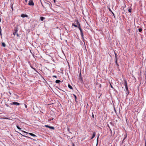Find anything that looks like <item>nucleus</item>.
I'll use <instances>...</instances> for the list:
<instances>
[{"label": "nucleus", "mask_w": 146, "mask_h": 146, "mask_svg": "<svg viewBox=\"0 0 146 146\" xmlns=\"http://www.w3.org/2000/svg\"><path fill=\"white\" fill-rule=\"evenodd\" d=\"M77 23L78 24H79V26H78V27L79 29V30L80 31L81 36L82 37V38L83 39L84 38V37H83L84 35H83V33L82 32V29L80 28V24L78 22H77Z\"/></svg>", "instance_id": "obj_1"}, {"label": "nucleus", "mask_w": 146, "mask_h": 146, "mask_svg": "<svg viewBox=\"0 0 146 146\" xmlns=\"http://www.w3.org/2000/svg\"><path fill=\"white\" fill-rule=\"evenodd\" d=\"M18 26H17V27H15L14 28V32L13 33V35H15L16 34L17 32L18 31Z\"/></svg>", "instance_id": "obj_2"}, {"label": "nucleus", "mask_w": 146, "mask_h": 146, "mask_svg": "<svg viewBox=\"0 0 146 146\" xmlns=\"http://www.w3.org/2000/svg\"><path fill=\"white\" fill-rule=\"evenodd\" d=\"M10 104L11 105H15L17 106H19L20 105V104L19 103L17 102H13L12 103H11Z\"/></svg>", "instance_id": "obj_3"}, {"label": "nucleus", "mask_w": 146, "mask_h": 146, "mask_svg": "<svg viewBox=\"0 0 146 146\" xmlns=\"http://www.w3.org/2000/svg\"><path fill=\"white\" fill-rule=\"evenodd\" d=\"M28 5L31 6H33L34 5L33 1L32 0H30L29 1Z\"/></svg>", "instance_id": "obj_4"}, {"label": "nucleus", "mask_w": 146, "mask_h": 146, "mask_svg": "<svg viewBox=\"0 0 146 146\" xmlns=\"http://www.w3.org/2000/svg\"><path fill=\"white\" fill-rule=\"evenodd\" d=\"M124 85L125 86V89H126V91H128V87H127V82L126 81H125V82L124 83Z\"/></svg>", "instance_id": "obj_5"}, {"label": "nucleus", "mask_w": 146, "mask_h": 146, "mask_svg": "<svg viewBox=\"0 0 146 146\" xmlns=\"http://www.w3.org/2000/svg\"><path fill=\"white\" fill-rule=\"evenodd\" d=\"M23 132H24V133H28L31 136H33V137H36V136L34 134H33L32 133H28L25 131H22Z\"/></svg>", "instance_id": "obj_6"}, {"label": "nucleus", "mask_w": 146, "mask_h": 146, "mask_svg": "<svg viewBox=\"0 0 146 146\" xmlns=\"http://www.w3.org/2000/svg\"><path fill=\"white\" fill-rule=\"evenodd\" d=\"M45 127L49 128L50 129H54V127H53L49 126L48 125H45Z\"/></svg>", "instance_id": "obj_7"}, {"label": "nucleus", "mask_w": 146, "mask_h": 146, "mask_svg": "<svg viewBox=\"0 0 146 146\" xmlns=\"http://www.w3.org/2000/svg\"><path fill=\"white\" fill-rule=\"evenodd\" d=\"M21 17L23 18H24L25 17H28L27 15H25L24 14H22L21 16Z\"/></svg>", "instance_id": "obj_8"}, {"label": "nucleus", "mask_w": 146, "mask_h": 146, "mask_svg": "<svg viewBox=\"0 0 146 146\" xmlns=\"http://www.w3.org/2000/svg\"><path fill=\"white\" fill-rule=\"evenodd\" d=\"M67 130H68V131L71 134L72 133V132L73 131L72 130V129H71V131H70L69 127H68Z\"/></svg>", "instance_id": "obj_9"}, {"label": "nucleus", "mask_w": 146, "mask_h": 146, "mask_svg": "<svg viewBox=\"0 0 146 146\" xmlns=\"http://www.w3.org/2000/svg\"><path fill=\"white\" fill-rule=\"evenodd\" d=\"M96 135V133L95 132H94L93 133L92 137L91 138V139H93Z\"/></svg>", "instance_id": "obj_10"}, {"label": "nucleus", "mask_w": 146, "mask_h": 146, "mask_svg": "<svg viewBox=\"0 0 146 146\" xmlns=\"http://www.w3.org/2000/svg\"><path fill=\"white\" fill-rule=\"evenodd\" d=\"M68 87L69 88L71 89H73V88H72V87L70 85L68 84Z\"/></svg>", "instance_id": "obj_11"}, {"label": "nucleus", "mask_w": 146, "mask_h": 146, "mask_svg": "<svg viewBox=\"0 0 146 146\" xmlns=\"http://www.w3.org/2000/svg\"><path fill=\"white\" fill-rule=\"evenodd\" d=\"M2 45L4 47H5L6 46V44L5 43L3 42H2Z\"/></svg>", "instance_id": "obj_12"}, {"label": "nucleus", "mask_w": 146, "mask_h": 146, "mask_svg": "<svg viewBox=\"0 0 146 146\" xmlns=\"http://www.w3.org/2000/svg\"><path fill=\"white\" fill-rule=\"evenodd\" d=\"M60 82V81L59 80H56L55 81V82L56 83L58 84Z\"/></svg>", "instance_id": "obj_13"}, {"label": "nucleus", "mask_w": 146, "mask_h": 146, "mask_svg": "<svg viewBox=\"0 0 146 146\" xmlns=\"http://www.w3.org/2000/svg\"><path fill=\"white\" fill-rule=\"evenodd\" d=\"M73 96H74V99L75 100V101L76 102V99H77V97L74 94H73Z\"/></svg>", "instance_id": "obj_14"}, {"label": "nucleus", "mask_w": 146, "mask_h": 146, "mask_svg": "<svg viewBox=\"0 0 146 146\" xmlns=\"http://www.w3.org/2000/svg\"><path fill=\"white\" fill-rule=\"evenodd\" d=\"M19 133L21 135H22V136L26 137H27V138H31L29 137H28V136H25V135H22V134H21L19 132Z\"/></svg>", "instance_id": "obj_15"}, {"label": "nucleus", "mask_w": 146, "mask_h": 146, "mask_svg": "<svg viewBox=\"0 0 146 146\" xmlns=\"http://www.w3.org/2000/svg\"><path fill=\"white\" fill-rule=\"evenodd\" d=\"M45 19L44 17H40V20L41 21H43V20Z\"/></svg>", "instance_id": "obj_16"}, {"label": "nucleus", "mask_w": 146, "mask_h": 146, "mask_svg": "<svg viewBox=\"0 0 146 146\" xmlns=\"http://www.w3.org/2000/svg\"><path fill=\"white\" fill-rule=\"evenodd\" d=\"M138 30L139 32H141L142 31V29L141 28H140Z\"/></svg>", "instance_id": "obj_17"}, {"label": "nucleus", "mask_w": 146, "mask_h": 146, "mask_svg": "<svg viewBox=\"0 0 146 146\" xmlns=\"http://www.w3.org/2000/svg\"><path fill=\"white\" fill-rule=\"evenodd\" d=\"M81 73L80 74V80H82V77H81Z\"/></svg>", "instance_id": "obj_18"}, {"label": "nucleus", "mask_w": 146, "mask_h": 146, "mask_svg": "<svg viewBox=\"0 0 146 146\" xmlns=\"http://www.w3.org/2000/svg\"><path fill=\"white\" fill-rule=\"evenodd\" d=\"M0 35L1 36V38H2V33H1V28H0Z\"/></svg>", "instance_id": "obj_19"}, {"label": "nucleus", "mask_w": 146, "mask_h": 146, "mask_svg": "<svg viewBox=\"0 0 146 146\" xmlns=\"http://www.w3.org/2000/svg\"><path fill=\"white\" fill-rule=\"evenodd\" d=\"M128 11L129 12V13L131 12V9H128Z\"/></svg>", "instance_id": "obj_20"}, {"label": "nucleus", "mask_w": 146, "mask_h": 146, "mask_svg": "<svg viewBox=\"0 0 146 146\" xmlns=\"http://www.w3.org/2000/svg\"><path fill=\"white\" fill-rule=\"evenodd\" d=\"M46 4L47 6L48 7H50V5L48 3H46Z\"/></svg>", "instance_id": "obj_21"}, {"label": "nucleus", "mask_w": 146, "mask_h": 146, "mask_svg": "<svg viewBox=\"0 0 146 146\" xmlns=\"http://www.w3.org/2000/svg\"><path fill=\"white\" fill-rule=\"evenodd\" d=\"M98 137L97 139V144H96V146H97L98 144Z\"/></svg>", "instance_id": "obj_22"}, {"label": "nucleus", "mask_w": 146, "mask_h": 146, "mask_svg": "<svg viewBox=\"0 0 146 146\" xmlns=\"http://www.w3.org/2000/svg\"><path fill=\"white\" fill-rule=\"evenodd\" d=\"M17 127L19 129L21 130V128H20L18 125H17Z\"/></svg>", "instance_id": "obj_23"}, {"label": "nucleus", "mask_w": 146, "mask_h": 146, "mask_svg": "<svg viewBox=\"0 0 146 146\" xmlns=\"http://www.w3.org/2000/svg\"><path fill=\"white\" fill-rule=\"evenodd\" d=\"M114 53H115V58H117V54L115 52Z\"/></svg>", "instance_id": "obj_24"}, {"label": "nucleus", "mask_w": 146, "mask_h": 146, "mask_svg": "<svg viewBox=\"0 0 146 146\" xmlns=\"http://www.w3.org/2000/svg\"><path fill=\"white\" fill-rule=\"evenodd\" d=\"M108 9H109V11L110 12H112V11L111 10V9L110 8V7H108Z\"/></svg>", "instance_id": "obj_25"}, {"label": "nucleus", "mask_w": 146, "mask_h": 146, "mask_svg": "<svg viewBox=\"0 0 146 146\" xmlns=\"http://www.w3.org/2000/svg\"><path fill=\"white\" fill-rule=\"evenodd\" d=\"M115 63L117 65V67H118L119 66L118 63L117 62H115Z\"/></svg>", "instance_id": "obj_26"}, {"label": "nucleus", "mask_w": 146, "mask_h": 146, "mask_svg": "<svg viewBox=\"0 0 146 146\" xmlns=\"http://www.w3.org/2000/svg\"><path fill=\"white\" fill-rule=\"evenodd\" d=\"M72 25H73L75 27H78V26L77 25H75L74 24H72Z\"/></svg>", "instance_id": "obj_27"}, {"label": "nucleus", "mask_w": 146, "mask_h": 146, "mask_svg": "<svg viewBox=\"0 0 146 146\" xmlns=\"http://www.w3.org/2000/svg\"><path fill=\"white\" fill-rule=\"evenodd\" d=\"M117 58H115V62H117Z\"/></svg>", "instance_id": "obj_28"}, {"label": "nucleus", "mask_w": 146, "mask_h": 146, "mask_svg": "<svg viewBox=\"0 0 146 146\" xmlns=\"http://www.w3.org/2000/svg\"><path fill=\"white\" fill-rule=\"evenodd\" d=\"M27 0H25V2H24V3L25 4H26L27 3Z\"/></svg>", "instance_id": "obj_29"}, {"label": "nucleus", "mask_w": 146, "mask_h": 146, "mask_svg": "<svg viewBox=\"0 0 146 146\" xmlns=\"http://www.w3.org/2000/svg\"><path fill=\"white\" fill-rule=\"evenodd\" d=\"M16 35L17 37H19V35L17 33L16 34Z\"/></svg>", "instance_id": "obj_30"}, {"label": "nucleus", "mask_w": 146, "mask_h": 146, "mask_svg": "<svg viewBox=\"0 0 146 146\" xmlns=\"http://www.w3.org/2000/svg\"><path fill=\"white\" fill-rule=\"evenodd\" d=\"M53 77H55V78H57V76H55V75H54L53 76Z\"/></svg>", "instance_id": "obj_31"}, {"label": "nucleus", "mask_w": 146, "mask_h": 146, "mask_svg": "<svg viewBox=\"0 0 146 146\" xmlns=\"http://www.w3.org/2000/svg\"><path fill=\"white\" fill-rule=\"evenodd\" d=\"M24 105L25 106V107L26 108H27V105H26V104H25Z\"/></svg>", "instance_id": "obj_32"}, {"label": "nucleus", "mask_w": 146, "mask_h": 146, "mask_svg": "<svg viewBox=\"0 0 146 146\" xmlns=\"http://www.w3.org/2000/svg\"><path fill=\"white\" fill-rule=\"evenodd\" d=\"M53 1L54 3L56 4V0H53Z\"/></svg>", "instance_id": "obj_33"}, {"label": "nucleus", "mask_w": 146, "mask_h": 146, "mask_svg": "<svg viewBox=\"0 0 146 146\" xmlns=\"http://www.w3.org/2000/svg\"><path fill=\"white\" fill-rule=\"evenodd\" d=\"M111 13H112V14H113V15L114 16V15H115V14H114L113 13V12L112 11V12H111Z\"/></svg>", "instance_id": "obj_34"}, {"label": "nucleus", "mask_w": 146, "mask_h": 146, "mask_svg": "<svg viewBox=\"0 0 146 146\" xmlns=\"http://www.w3.org/2000/svg\"><path fill=\"white\" fill-rule=\"evenodd\" d=\"M41 4H42V7L44 8V6L43 5V4H42V3L41 2Z\"/></svg>", "instance_id": "obj_35"}, {"label": "nucleus", "mask_w": 146, "mask_h": 146, "mask_svg": "<svg viewBox=\"0 0 146 146\" xmlns=\"http://www.w3.org/2000/svg\"><path fill=\"white\" fill-rule=\"evenodd\" d=\"M92 117L93 118H94V115L92 114Z\"/></svg>", "instance_id": "obj_36"}, {"label": "nucleus", "mask_w": 146, "mask_h": 146, "mask_svg": "<svg viewBox=\"0 0 146 146\" xmlns=\"http://www.w3.org/2000/svg\"><path fill=\"white\" fill-rule=\"evenodd\" d=\"M111 88H113V87L111 85Z\"/></svg>", "instance_id": "obj_37"}, {"label": "nucleus", "mask_w": 146, "mask_h": 146, "mask_svg": "<svg viewBox=\"0 0 146 146\" xmlns=\"http://www.w3.org/2000/svg\"><path fill=\"white\" fill-rule=\"evenodd\" d=\"M110 131H111V133H112V131L111 129H110Z\"/></svg>", "instance_id": "obj_38"}, {"label": "nucleus", "mask_w": 146, "mask_h": 146, "mask_svg": "<svg viewBox=\"0 0 146 146\" xmlns=\"http://www.w3.org/2000/svg\"><path fill=\"white\" fill-rule=\"evenodd\" d=\"M1 19H0V22H1Z\"/></svg>", "instance_id": "obj_39"}, {"label": "nucleus", "mask_w": 146, "mask_h": 146, "mask_svg": "<svg viewBox=\"0 0 146 146\" xmlns=\"http://www.w3.org/2000/svg\"><path fill=\"white\" fill-rule=\"evenodd\" d=\"M145 146H146V143H145Z\"/></svg>", "instance_id": "obj_40"}, {"label": "nucleus", "mask_w": 146, "mask_h": 146, "mask_svg": "<svg viewBox=\"0 0 146 146\" xmlns=\"http://www.w3.org/2000/svg\"><path fill=\"white\" fill-rule=\"evenodd\" d=\"M73 146H74V144H73Z\"/></svg>", "instance_id": "obj_41"}]
</instances>
